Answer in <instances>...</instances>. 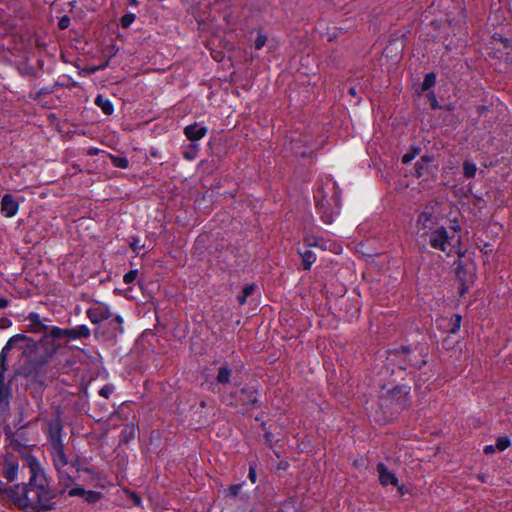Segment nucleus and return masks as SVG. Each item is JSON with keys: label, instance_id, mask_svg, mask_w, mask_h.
<instances>
[{"label": "nucleus", "instance_id": "obj_1", "mask_svg": "<svg viewBox=\"0 0 512 512\" xmlns=\"http://www.w3.org/2000/svg\"><path fill=\"white\" fill-rule=\"evenodd\" d=\"M30 471L27 483H18L13 486L5 484L0 497H6L19 509L33 512H46L55 508L56 493L51 487L50 478L38 459L32 454L24 456Z\"/></svg>", "mask_w": 512, "mask_h": 512}, {"label": "nucleus", "instance_id": "obj_2", "mask_svg": "<svg viewBox=\"0 0 512 512\" xmlns=\"http://www.w3.org/2000/svg\"><path fill=\"white\" fill-rule=\"evenodd\" d=\"M450 229L451 232H448L444 226L437 227L427 236L428 242L432 248L446 253L447 256L462 255L461 227L457 221H454Z\"/></svg>", "mask_w": 512, "mask_h": 512}, {"label": "nucleus", "instance_id": "obj_3", "mask_svg": "<svg viewBox=\"0 0 512 512\" xmlns=\"http://www.w3.org/2000/svg\"><path fill=\"white\" fill-rule=\"evenodd\" d=\"M222 401L234 407L241 405L246 407V409L257 408L259 402V390L256 385L247 384L241 389L231 392L227 396H223Z\"/></svg>", "mask_w": 512, "mask_h": 512}, {"label": "nucleus", "instance_id": "obj_4", "mask_svg": "<svg viewBox=\"0 0 512 512\" xmlns=\"http://www.w3.org/2000/svg\"><path fill=\"white\" fill-rule=\"evenodd\" d=\"M411 388L408 385H398L388 390L380 398L382 407H390L395 412L402 411L409 406Z\"/></svg>", "mask_w": 512, "mask_h": 512}, {"label": "nucleus", "instance_id": "obj_5", "mask_svg": "<svg viewBox=\"0 0 512 512\" xmlns=\"http://www.w3.org/2000/svg\"><path fill=\"white\" fill-rule=\"evenodd\" d=\"M52 456V461L55 469L58 472V478L65 487H70L74 479L70 475L68 469L71 465V460L65 453L64 445L57 444L56 447L49 450Z\"/></svg>", "mask_w": 512, "mask_h": 512}, {"label": "nucleus", "instance_id": "obj_6", "mask_svg": "<svg viewBox=\"0 0 512 512\" xmlns=\"http://www.w3.org/2000/svg\"><path fill=\"white\" fill-rule=\"evenodd\" d=\"M86 314L93 324H100L104 321H109L110 324L114 326V330L122 332V317L113 314L108 305L96 303L87 309Z\"/></svg>", "mask_w": 512, "mask_h": 512}, {"label": "nucleus", "instance_id": "obj_7", "mask_svg": "<svg viewBox=\"0 0 512 512\" xmlns=\"http://www.w3.org/2000/svg\"><path fill=\"white\" fill-rule=\"evenodd\" d=\"M437 217L432 207H426L419 215L416 221V234L420 238L427 237L430 232L435 230Z\"/></svg>", "mask_w": 512, "mask_h": 512}, {"label": "nucleus", "instance_id": "obj_8", "mask_svg": "<svg viewBox=\"0 0 512 512\" xmlns=\"http://www.w3.org/2000/svg\"><path fill=\"white\" fill-rule=\"evenodd\" d=\"M316 144L308 143L306 136L292 138L289 143L290 151L299 157H310L316 150Z\"/></svg>", "mask_w": 512, "mask_h": 512}, {"label": "nucleus", "instance_id": "obj_9", "mask_svg": "<svg viewBox=\"0 0 512 512\" xmlns=\"http://www.w3.org/2000/svg\"><path fill=\"white\" fill-rule=\"evenodd\" d=\"M317 209L321 220L325 224H332L335 216L339 215L340 213L339 205L335 202V206L331 208L330 203L324 197L321 199V201H317Z\"/></svg>", "mask_w": 512, "mask_h": 512}, {"label": "nucleus", "instance_id": "obj_10", "mask_svg": "<svg viewBox=\"0 0 512 512\" xmlns=\"http://www.w3.org/2000/svg\"><path fill=\"white\" fill-rule=\"evenodd\" d=\"M393 355L403 357L404 363L399 366L401 369H406L407 367H416L420 369L426 364L425 359H416L410 348H402L401 350L395 351Z\"/></svg>", "mask_w": 512, "mask_h": 512}, {"label": "nucleus", "instance_id": "obj_11", "mask_svg": "<svg viewBox=\"0 0 512 512\" xmlns=\"http://www.w3.org/2000/svg\"><path fill=\"white\" fill-rule=\"evenodd\" d=\"M19 462L16 458L6 457L2 464V475L9 481L14 482L18 479Z\"/></svg>", "mask_w": 512, "mask_h": 512}, {"label": "nucleus", "instance_id": "obj_12", "mask_svg": "<svg viewBox=\"0 0 512 512\" xmlns=\"http://www.w3.org/2000/svg\"><path fill=\"white\" fill-rule=\"evenodd\" d=\"M208 128L200 123H193L184 128V135L192 143H196L206 136Z\"/></svg>", "mask_w": 512, "mask_h": 512}, {"label": "nucleus", "instance_id": "obj_13", "mask_svg": "<svg viewBox=\"0 0 512 512\" xmlns=\"http://www.w3.org/2000/svg\"><path fill=\"white\" fill-rule=\"evenodd\" d=\"M1 213L5 217H13L19 210V202L11 194H5L1 200Z\"/></svg>", "mask_w": 512, "mask_h": 512}, {"label": "nucleus", "instance_id": "obj_14", "mask_svg": "<svg viewBox=\"0 0 512 512\" xmlns=\"http://www.w3.org/2000/svg\"><path fill=\"white\" fill-rule=\"evenodd\" d=\"M376 470L379 475V483L382 486H387V485L397 486L398 485L397 476L395 475V473L390 471L384 463H382V462L378 463Z\"/></svg>", "mask_w": 512, "mask_h": 512}, {"label": "nucleus", "instance_id": "obj_15", "mask_svg": "<svg viewBox=\"0 0 512 512\" xmlns=\"http://www.w3.org/2000/svg\"><path fill=\"white\" fill-rule=\"evenodd\" d=\"M91 335L90 329L87 325L82 324L73 328H66V339L77 340L82 338H89Z\"/></svg>", "mask_w": 512, "mask_h": 512}, {"label": "nucleus", "instance_id": "obj_16", "mask_svg": "<svg viewBox=\"0 0 512 512\" xmlns=\"http://www.w3.org/2000/svg\"><path fill=\"white\" fill-rule=\"evenodd\" d=\"M232 369L227 362L221 364L217 369V375L215 377L216 385H228L231 383Z\"/></svg>", "mask_w": 512, "mask_h": 512}, {"label": "nucleus", "instance_id": "obj_17", "mask_svg": "<svg viewBox=\"0 0 512 512\" xmlns=\"http://www.w3.org/2000/svg\"><path fill=\"white\" fill-rule=\"evenodd\" d=\"M433 161V156L431 155H423L421 156V158L415 163V173L414 175L417 177V178H420L422 176H424L426 173H429V167H430V164L432 163Z\"/></svg>", "mask_w": 512, "mask_h": 512}, {"label": "nucleus", "instance_id": "obj_18", "mask_svg": "<svg viewBox=\"0 0 512 512\" xmlns=\"http://www.w3.org/2000/svg\"><path fill=\"white\" fill-rule=\"evenodd\" d=\"M62 427L59 423H52L50 425V443H49V450L56 447L57 444L63 445L62 442Z\"/></svg>", "mask_w": 512, "mask_h": 512}, {"label": "nucleus", "instance_id": "obj_19", "mask_svg": "<svg viewBox=\"0 0 512 512\" xmlns=\"http://www.w3.org/2000/svg\"><path fill=\"white\" fill-rule=\"evenodd\" d=\"M94 103L102 110L105 115L110 116L114 113L113 103L109 98L104 97L102 94H98L96 96Z\"/></svg>", "mask_w": 512, "mask_h": 512}, {"label": "nucleus", "instance_id": "obj_20", "mask_svg": "<svg viewBox=\"0 0 512 512\" xmlns=\"http://www.w3.org/2000/svg\"><path fill=\"white\" fill-rule=\"evenodd\" d=\"M302 258V265L305 270H310L312 265L316 261V254L311 250H305L304 252L300 253Z\"/></svg>", "mask_w": 512, "mask_h": 512}, {"label": "nucleus", "instance_id": "obj_21", "mask_svg": "<svg viewBox=\"0 0 512 512\" xmlns=\"http://www.w3.org/2000/svg\"><path fill=\"white\" fill-rule=\"evenodd\" d=\"M9 396H10L9 391L4 389V387L2 385H0V414L8 411Z\"/></svg>", "mask_w": 512, "mask_h": 512}, {"label": "nucleus", "instance_id": "obj_22", "mask_svg": "<svg viewBox=\"0 0 512 512\" xmlns=\"http://www.w3.org/2000/svg\"><path fill=\"white\" fill-rule=\"evenodd\" d=\"M11 350H12L11 347L9 345L5 344L0 352V374H3L8 369L7 359H8V354Z\"/></svg>", "mask_w": 512, "mask_h": 512}, {"label": "nucleus", "instance_id": "obj_23", "mask_svg": "<svg viewBox=\"0 0 512 512\" xmlns=\"http://www.w3.org/2000/svg\"><path fill=\"white\" fill-rule=\"evenodd\" d=\"M304 242L309 247H319V248H321L323 250H325L327 248V243L324 241L323 238L305 236L304 237Z\"/></svg>", "mask_w": 512, "mask_h": 512}, {"label": "nucleus", "instance_id": "obj_24", "mask_svg": "<svg viewBox=\"0 0 512 512\" xmlns=\"http://www.w3.org/2000/svg\"><path fill=\"white\" fill-rule=\"evenodd\" d=\"M255 289L256 285L254 283L246 285L242 290V294L238 295L237 297L238 303L241 306L244 305L247 298L254 293Z\"/></svg>", "mask_w": 512, "mask_h": 512}, {"label": "nucleus", "instance_id": "obj_25", "mask_svg": "<svg viewBox=\"0 0 512 512\" xmlns=\"http://www.w3.org/2000/svg\"><path fill=\"white\" fill-rule=\"evenodd\" d=\"M45 329L48 330L49 336L53 339H66V328H61L58 326H46Z\"/></svg>", "mask_w": 512, "mask_h": 512}, {"label": "nucleus", "instance_id": "obj_26", "mask_svg": "<svg viewBox=\"0 0 512 512\" xmlns=\"http://www.w3.org/2000/svg\"><path fill=\"white\" fill-rule=\"evenodd\" d=\"M198 147L199 145L197 143H191L187 149H185L182 153L183 157L186 160L192 161L197 157L198 154Z\"/></svg>", "mask_w": 512, "mask_h": 512}, {"label": "nucleus", "instance_id": "obj_27", "mask_svg": "<svg viewBox=\"0 0 512 512\" xmlns=\"http://www.w3.org/2000/svg\"><path fill=\"white\" fill-rule=\"evenodd\" d=\"M477 171V167L475 163L471 161H465L463 163V173L466 178H473L475 177Z\"/></svg>", "mask_w": 512, "mask_h": 512}, {"label": "nucleus", "instance_id": "obj_28", "mask_svg": "<svg viewBox=\"0 0 512 512\" xmlns=\"http://www.w3.org/2000/svg\"><path fill=\"white\" fill-rule=\"evenodd\" d=\"M461 321H462V317L460 314H454L452 317H451V320H450V329H449V332L451 334H456L459 329H460V326H461Z\"/></svg>", "mask_w": 512, "mask_h": 512}, {"label": "nucleus", "instance_id": "obj_29", "mask_svg": "<svg viewBox=\"0 0 512 512\" xmlns=\"http://www.w3.org/2000/svg\"><path fill=\"white\" fill-rule=\"evenodd\" d=\"M436 83V75L434 73H428L425 75L424 80L422 82V90L427 91L431 87H433Z\"/></svg>", "mask_w": 512, "mask_h": 512}, {"label": "nucleus", "instance_id": "obj_30", "mask_svg": "<svg viewBox=\"0 0 512 512\" xmlns=\"http://www.w3.org/2000/svg\"><path fill=\"white\" fill-rule=\"evenodd\" d=\"M131 249L139 253L141 249L144 248V243H142L141 239L138 236H131L129 241Z\"/></svg>", "mask_w": 512, "mask_h": 512}, {"label": "nucleus", "instance_id": "obj_31", "mask_svg": "<svg viewBox=\"0 0 512 512\" xmlns=\"http://www.w3.org/2000/svg\"><path fill=\"white\" fill-rule=\"evenodd\" d=\"M510 445H511V440H510L507 436H502V437H499V438L496 440L495 447H496V449H498L499 451H504V450H506Z\"/></svg>", "mask_w": 512, "mask_h": 512}, {"label": "nucleus", "instance_id": "obj_32", "mask_svg": "<svg viewBox=\"0 0 512 512\" xmlns=\"http://www.w3.org/2000/svg\"><path fill=\"white\" fill-rule=\"evenodd\" d=\"M242 486H243V483H238V484H234V485H231L227 490H226V496L229 497V498H236L241 489H242Z\"/></svg>", "mask_w": 512, "mask_h": 512}, {"label": "nucleus", "instance_id": "obj_33", "mask_svg": "<svg viewBox=\"0 0 512 512\" xmlns=\"http://www.w3.org/2000/svg\"><path fill=\"white\" fill-rule=\"evenodd\" d=\"M84 497L87 502L96 503L101 499L102 495L97 491H85Z\"/></svg>", "mask_w": 512, "mask_h": 512}, {"label": "nucleus", "instance_id": "obj_34", "mask_svg": "<svg viewBox=\"0 0 512 512\" xmlns=\"http://www.w3.org/2000/svg\"><path fill=\"white\" fill-rule=\"evenodd\" d=\"M420 152V148L414 147L411 151L405 153L402 157V162L404 164L410 163Z\"/></svg>", "mask_w": 512, "mask_h": 512}, {"label": "nucleus", "instance_id": "obj_35", "mask_svg": "<svg viewBox=\"0 0 512 512\" xmlns=\"http://www.w3.org/2000/svg\"><path fill=\"white\" fill-rule=\"evenodd\" d=\"M266 42H267L266 35L263 34L262 32H259L257 35V38L254 41V48L256 50H260L265 46Z\"/></svg>", "mask_w": 512, "mask_h": 512}, {"label": "nucleus", "instance_id": "obj_36", "mask_svg": "<svg viewBox=\"0 0 512 512\" xmlns=\"http://www.w3.org/2000/svg\"><path fill=\"white\" fill-rule=\"evenodd\" d=\"M112 163L121 169H126L129 167V161L126 157H113Z\"/></svg>", "mask_w": 512, "mask_h": 512}, {"label": "nucleus", "instance_id": "obj_37", "mask_svg": "<svg viewBox=\"0 0 512 512\" xmlns=\"http://www.w3.org/2000/svg\"><path fill=\"white\" fill-rule=\"evenodd\" d=\"M26 339V336L24 334H16L8 339L6 342L7 345L11 347V349L19 344L20 342H23Z\"/></svg>", "mask_w": 512, "mask_h": 512}, {"label": "nucleus", "instance_id": "obj_38", "mask_svg": "<svg viewBox=\"0 0 512 512\" xmlns=\"http://www.w3.org/2000/svg\"><path fill=\"white\" fill-rule=\"evenodd\" d=\"M248 478L252 483H255L257 480V462L256 461H252L249 463Z\"/></svg>", "mask_w": 512, "mask_h": 512}, {"label": "nucleus", "instance_id": "obj_39", "mask_svg": "<svg viewBox=\"0 0 512 512\" xmlns=\"http://www.w3.org/2000/svg\"><path fill=\"white\" fill-rule=\"evenodd\" d=\"M71 468H75L77 472H86L91 474L92 470L90 468L82 466L78 458H75L74 460H71Z\"/></svg>", "mask_w": 512, "mask_h": 512}, {"label": "nucleus", "instance_id": "obj_40", "mask_svg": "<svg viewBox=\"0 0 512 512\" xmlns=\"http://www.w3.org/2000/svg\"><path fill=\"white\" fill-rule=\"evenodd\" d=\"M114 392V386L112 384H106L99 390V395L108 399Z\"/></svg>", "mask_w": 512, "mask_h": 512}, {"label": "nucleus", "instance_id": "obj_41", "mask_svg": "<svg viewBox=\"0 0 512 512\" xmlns=\"http://www.w3.org/2000/svg\"><path fill=\"white\" fill-rule=\"evenodd\" d=\"M135 14H126L121 18V25L124 28H128L135 20Z\"/></svg>", "mask_w": 512, "mask_h": 512}, {"label": "nucleus", "instance_id": "obj_42", "mask_svg": "<svg viewBox=\"0 0 512 512\" xmlns=\"http://www.w3.org/2000/svg\"><path fill=\"white\" fill-rule=\"evenodd\" d=\"M137 274H138V271H137V270H130L129 272H127V273L123 276V281H124L126 284H131V283H132V282H134V280L136 279Z\"/></svg>", "mask_w": 512, "mask_h": 512}, {"label": "nucleus", "instance_id": "obj_43", "mask_svg": "<svg viewBox=\"0 0 512 512\" xmlns=\"http://www.w3.org/2000/svg\"><path fill=\"white\" fill-rule=\"evenodd\" d=\"M85 491L86 490L84 488H82V487H75V488L70 489L68 494L71 497L84 496Z\"/></svg>", "mask_w": 512, "mask_h": 512}, {"label": "nucleus", "instance_id": "obj_44", "mask_svg": "<svg viewBox=\"0 0 512 512\" xmlns=\"http://www.w3.org/2000/svg\"><path fill=\"white\" fill-rule=\"evenodd\" d=\"M70 25V18L68 16H63L58 23V26L61 30L67 29Z\"/></svg>", "mask_w": 512, "mask_h": 512}, {"label": "nucleus", "instance_id": "obj_45", "mask_svg": "<svg viewBox=\"0 0 512 512\" xmlns=\"http://www.w3.org/2000/svg\"><path fill=\"white\" fill-rule=\"evenodd\" d=\"M28 319L33 323V324H40V316L39 314L37 313H30L29 316H28Z\"/></svg>", "mask_w": 512, "mask_h": 512}, {"label": "nucleus", "instance_id": "obj_46", "mask_svg": "<svg viewBox=\"0 0 512 512\" xmlns=\"http://www.w3.org/2000/svg\"><path fill=\"white\" fill-rule=\"evenodd\" d=\"M496 451V447L494 445H486L483 449L485 454H492Z\"/></svg>", "mask_w": 512, "mask_h": 512}, {"label": "nucleus", "instance_id": "obj_47", "mask_svg": "<svg viewBox=\"0 0 512 512\" xmlns=\"http://www.w3.org/2000/svg\"><path fill=\"white\" fill-rule=\"evenodd\" d=\"M9 305V300L0 295V309H5Z\"/></svg>", "mask_w": 512, "mask_h": 512}, {"label": "nucleus", "instance_id": "obj_48", "mask_svg": "<svg viewBox=\"0 0 512 512\" xmlns=\"http://www.w3.org/2000/svg\"><path fill=\"white\" fill-rule=\"evenodd\" d=\"M397 491L399 493L400 496H403L405 495L406 493H408V489L405 485H397Z\"/></svg>", "mask_w": 512, "mask_h": 512}, {"label": "nucleus", "instance_id": "obj_49", "mask_svg": "<svg viewBox=\"0 0 512 512\" xmlns=\"http://www.w3.org/2000/svg\"><path fill=\"white\" fill-rule=\"evenodd\" d=\"M348 93L352 96H355L357 94V90L355 87H350Z\"/></svg>", "mask_w": 512, "mask_h": 512}, {"label": "nucleus", "instance_id": "obj_50", "mask_svg": "<svg viewBox=\"0 0 512 512\" xmlns=\"http://www.w3.org/2000/svg\"><path fill=\"white\" fill-rule=\"evenodd\" d=\"M108 65H109V62H108V61H106V62H105V63H103L101 66H99L97 69H98V70H103V69H105L106 67H108Z\"/></svg>", "mask_w": 512, "mask_h": 512}, {"label": "nucleus", "instance_id": "obj_51", "mask_svg": "<svg viewBox=\"0 0 512 512\" xmlns=\"http://www.w3.org/2000/svg\"><path fill=\"white\" fill-rule=\"evenodd\" d=\"M431 106L434 109L438 107L437 100H436V98L434 96H433V102H432Z\"/></svg>", "mask_w": 512, "mask_h": 512}, {"label": "nucleus", "instance_id": "obj_52", "mask_svg": "<svg viewBox=\"0 0 512 512\" xmlns=\"http://www.w3.org/2000/svg\"><path fill=\"white\" fill-rule=\"evenodd\" d=\"M130 5L137 6L138 5V0H130Z\"/></svg>", "mask_w": 512, "mask_h": 512}, {"label": "nucleus", "instance_id": "obj_53", "mask_svg": "<svg viewBox=\"0 0 512 512\" xmlns=\"http://www.w3.org/2000/svg\"><path fill=\"white\" fill-rule=\"evenodd\" d=\"M478 478H479L482 482H485V481H486L485 476H483V475H479V476H478Z\"/></svg>", "mask_w": 512, "mask_h": 512}, {"label": "nucleus", "instance_id": "obj_54", "mask_svg": "<svg viewBox=\"0 0 512 512\" xmlns=\"http://www.w3.org/2000/svg\"><path fill=\"white\" fill-rule=\"evenodd\" d=\"M135 503H136V504H140V498H139V497H136V499H135Z\"/></svg>", "mask_w": 512, "mask_h": 512}]
</instances>
